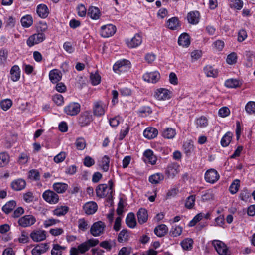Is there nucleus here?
<instances>
[{
	"label": "nucleus",
	"mask_w": 255,
	"mask_h": 255,
	"mask_svg": "<svg viewBox=\"0 0 255 255\" xmlns=\"http://www.w3.org/2000/svg\"><path fill=\"white\" fill-rule=\"evenodd\" d=\"M42 196L45 201L50 204H56L59 201V196L57 193L50 190L45 191Z\"/></svg>",
	"instance_id": "1"
},
{
	"label": "nucleus",
	"mask_w": 255,
	"mask_h": 255,
	"mask_svg": "<svg viewBox=\"0 0 255 255\" xmlns=\"http://www.w3.org/2000/svg\"><path fill=\"white\" fill-rule=\"evenodd\" d=\"M130 67V62L127 60L123 59L118 61L113 65V70L115 72L120 74L127 71Z\"/></svg>",
	"instance_id": "2"
},
{
	"label": "nucleus",
	"mask_w": 255,
	"mask_h": 255,
	"mask_svg": "<svg viewBox=\"0 0 255 255\" xmlns=\"http://www.w3.org/2000/svg\"><path fill=\"white\" fill-rule=\"evenodd\" d=\"M179 171L180 166L176 163H171L166 168L165 174L168 179H173Z\"/></svg>",
	"instance_id": "3"
},
{
	"label": "nucleus",
	"mask_w": 255,
	"mask_h": 255,
	"mask_svg": "<svg viewBox=\"0 0 255 255\" xmlns=\"http://www.w3.org/2000/svg\"><path fill=\"white\" fill-rule=\"evenodd\" d=\"M99 243V240L97 239L92 238L86 242L80 244L78 250L81 254H84L89 250L91 247H95Z\"/></svg>",
	"instance_id": "4"
},
{
	"label": "nucleus",
	"mask_w": 255,
	"mask_h": 255,
	"mask_svg": "<svg viewBox=\"0 0 255 255\" xmlns=\"http://www.w3.org/2000/svg\"><path fill=\"white\" fill-rule=\"evenodd\" d=\"M106 225L102 221L95 222L91 227L90 233L94 237H97L102 234L104 232Z\"/></svg>",
	"instance_id": "5"
},
{
	"label": "nucleus",
	"mask_w": 255,
	"mask_h": 255,
	"mask_svg": "<svg viewBox=\"0 0 255 255\" xmlns=\"http://www.w3.org/2000/svg\"><path fill=\"white\" fill-rule=\"evenodd\" d=\"M36 221V218L32 215H26L18 219V225L22 227H30L34 225Z\"/></svg>",
	"instance_id": "6"
},
{
	"label": "nucleus",
	"mask_w": 255,
	"mask_h": 255,
	"mask_svg": "<svg viewBox=\"0 0 255 255\" xmlns=\"http://www.w3.org/2000/svg\"><path fill=\"white\" fill-rule=\"evenodd\" d=\"M45 39V34L39 32L31 35L27 40L26 43L28 46L32 47L35 44L42 42Z\"/></svg>",
	"instance_id": "7"
},
{
	"label": "nucleus",
	"mask_w": 255,
	"mask_h": 255,
	"mask_svg": "<svg viewBox=\"0 0 255 255\" xmlns=\"http://www.w3.org/2000/svg\"><path fill=\"white\" fill-rule=\"evenodd\" d=\"M96 195L100 198H104L106 196H112V192L111 189L108 188V185L106 184L99 185L96 189Z\"/></svg>",
	"instance_id": "8"
},
{
	"label": "nucleus",
	"mask_w": 255,
	"mask_h": 255,
	"mask_svg": "<svg viewBox=\"0 0 255 255\" xmlns=\"http://www.w3.org/2000/svg\"><path fill=\"white\" fill-rule=\"evenodd\" d=\"M204 177L207 182L213 184L219 180L220 175L215 169H210L205 172Z\"/></svg>",
	"instance_id": "9"
},
{
	"label": "nucleus",
	"mask_w": 255,
	"mask_h": 255,
	"mask_svg": "<svg viewBox=\"0 0 255 255\" xmlns=\"http://www.w3.org/2000/svg\"><path fill=\"white\" fill-rule=\"evenodd\" d=\"M154 97L158 100H166L171 97V92L165 88H159L155 92Z\"/></svg>",
	"instance_id": "10"
},
{
	"label": "nucleus",
	"mask_w": 255,
	"mask_h": 255,
	"mask_svg": "<svg viewBox=\"0 0 255 255\" xmlns=\"http://www.w3.org/2000/svg\"><path fill=\"white\" fill-rule=\"evenodd\" d=\"M216 251L220 255H227L228 249L227 246L222 241L214 240L212 242Z\"/></svg>",
	"instance_id": "11"
},
{
	"label": "nucleus",
	"mask_w": 255,
	"mask_h": 255,
	"mask_svg": "<svg viewBox=\"0 0 255 255\" xmlns=\"http://www.w3.org/2000/svg\"><path fill=\"white\" fill-rule=\"evenodd\" d=\"M116 28L112 24L103 26L101 29V35L107 38L112 36L116 32Z\"/></svg>",
	"instance_id": "12"
},
{
	"label": "nucleus",
	"mask_w": 255,
	"mask_h": 255,
	"mask_svg": "<svg viewBox=\"0 0 255 255\" xmlns=\"http://www.w3.org/2000/svg\"><path fill=\"white\" fill-rule=\"evenodd\" d=\"M160 78V74L157 71L147 72L143 75V80L149 83H155Z\"/></svg>",
	"instance_id": "13"
},
{
	"label": "nucleus",
	"mask_w": 255,
	"mask_h": 255,
	"mask_svg": "<svg viewBox=\"0 0 255 255\" xmlns=\"http://www.w3.org/2000/svg\"><path fill=\"white\" fill-rule=\"evenodd\" d=\"M30 237L34 242H40L46 239V232L40 230H34L30 233Z\"/></svg>",
	"instance_id": "14"
},
{
	"label": "nucleus",
	"mask_w": 255,
	"mask_h": 255,
	"mask_svg": "<svg viewBox=\"0 0 255 255\" xmlns=\"http://www.w3.org/2000/svg\"><path fill=\"white\" fill-rule=\"evenodd\" d=\"M83 209L86 214L91 215L96 212L98 206L95 202H88L84 205Z\"/></svg>",
	"instance_id": "15"
},
{
	"label": "nucleus",
	"mask_w": 255,
	"mask_h": 255,
	"mask_svg": "<svg viewBox=\"0 0 255 255\" xmlns=\"http://www.w3.org/2000/svg\"><path fill=\"white\" fill-rule=\"evenodd\" d=\"M11 186L14 190L20 191L25 188L26 182L22 179H17L11 182Z\"/></svg>",
	"instance_id": "16"
},
{
	"label": "nucleus",
	"mask_w": 255,
	"mask_h": 255,
	"mask_svg": "<svg viewBox=\"0 0 255 255\" xmlns=\"http://www.w3.org/2000/svg\"><path fill=\"white\" fill-rule=\"evenodd\" d=\"M62 74L58 69H53L50 71L49 74V79L53 83H56L62 78Z\"/></svg>",
	"instance_id": "17"
},
{
	"label": "nucleus",
	"mask_w": 255,
	"mask_h": 255,
	"mask_svg": "<svg viewBox=\"0 0 255 255\" xmlns=\"http://www.w3.org/2000/svg\"><path fill=\"white\" fill-rule=\"evenodd\" d=\"M110 158L107 155H104L101 159L98 160V165L103 171L107 172L108 171L110 166Z\"/></svg>",
	"instance_id": "18"
},
{
	"label": "nucleus",
	"mask_w": 255,
	"mask_h": 255,
	"mask_svg": "<svg viewBox=\"0 0 255 255\" xmlns=\"http://www.w3.org/2000/svg\"><path fill=\"white\" fill-rule=\"evenodd\" d=\"M158 133V130L155 128L148 127L143 131V135L146 138L151 139L155 138Z\"/></svg>",
	"instance_id": "19"
},
{
	"label": "nucleus",
	"mask_w": 255,
	"mask_h": 255,
	"mask_svg": "<svg viewBox=\"0 0 255 255\" xmlns=\"http://www.w3.org/2000/svg\"><path fill=\"white\" fill-rule=\"evenodd\" d=\"M48 247L47 244H40L35 246L31 251L32 255H40L45 253Z\"/></svg>",
	"instance_id": "20"
},
{
	"label": "nucleus",
	"mask_w": 255,
	"mask_h": 255,
	"mask_svg": "<svg viewBox=\"0 0 255 255\" xmlns=\"http://www.w3.org/2000/svg\"><path fill=\"white\" fill-rule=\"evenodd\" d=\"M142 42V38L141 36L138 34L130 40L127 41V44L129 48H135L141 44Z\"/></svg>",
	"instance_id": "21"
},
{
	"label": "nucleus",
	"mask_w": 255,
	"mask_h": 255,
	"mask_svg": "<svg viewBox=\"0 0 255 255\" xmlns=\"http://www.w3.org/2000/svg\"><path fill=\"white\" fill-rule=\"evenodd\" d=\"M69 208L65 205L57 206L53 211V214L56 216H62L67 214Z\"/></svg>",
	"instance_id": "22"
},
{
	"label": "nucleus",
	"mask_w": 255,
	"mask_h": 255,
	"mask_svg": "<svg viewBox=\"0 0 255 255\" xmlns=\"http://www.w3.org/2000/svg\"><path fill=\"white\" fill-rule=\"evenodd\" d=\"M138 222L142 224L147 222L148 219L147 211L145 209L140 208L137 213Z\"/></svg>",
	"instance_id": "23"
},
{
	"label": "nucleus",
	"mask_w": 255,
	"mask_h": 255,
	"mask_svg": "<svg viewBox=\"0 0 255 255\" xmlns=\"http://www.w3.org/2000/svg\"><path fill=\"white\" fill-rule=\"evenodd\" d=\"M11 79L13 82L19 80L20 77V68L17 65H14L10 70Z\"/></svg>",
	"instance_id": "24"
},
{
	"label": "nucleus",
	"mask_w": 255,
	"mask_h": 255,
	"mask_svg": "<svg viewBox=\"0 0 255 255\" xmlns=\"http://www.w3.org/2000/svg\"><path fill=\"white\" fill-rule=\"evenodd\" d=\"M37 13L39 16L42 18L47 17L49 14L47 6L43 4L38 5L37 7Z\"/></svg>",
	"instance_id": "25"
},
{
	"label": "nucleus",
	"mask_w": 255,
	"mask_h": 255,
	"mask_svg": "<svg viewBox=\"0 0 255 255\" xmlns=\"http://www.w3.org/2000/svg\"><path fill=\"white\" fill-rule=\"evenodd\" d=\"M168 228L165 224H161L157 226L154 230V233L159 237H162L168 232Z\"/></svg>",
	"instance_id": "26"
},
{
	"label": "nucleus",
	"mask_w": 255,
	"mask_h": 255,
	"mask_svg": "<svg viewBox=\"0 0 255 255\" xmlns=\"http://www.w3.org/2000/svg\"><path fill=\"white\" fill-rule=\"evenodd\" d=\"M164 175L160 173H156L149 177V181L153 184H159L164 179Z\"/></svg>",
	"instance_id": "27"
},
{
	"label": "nucleus",
	"mask_w": 255,
	"mask_h": 255,
	"mask_svg": "<svg viewBox=\"0 0 255 255\" xmlns=\"http://www.w3.org/2000/svg\"><path fill=\"white\" fill-rule=\"evenodd\" d=\"M200 14L198 11H192L187 15L188 22L192 24H196L199 22Z\"/></svg>",
	"instance_id": "28"
},
{
	"label": "nucleus",
	"mask_w": 255,
	"mask_h": 255,
	"mask_svg": "<svg viewBox=\"0 0 255 255\" xmlns=\"http://www.w3.org/2000/svg\"><path fill=\"white\" fill-rule=\"evenodd\" d=\"M144 156L146 158V160L152 165L155 164L157 158L153 154V152L151 150L148 149L144 151L143 153Z\"/></svg>",
	"instance_id": "29"
},
{
	"label": "nucleus",
	"mask_w": 255,
	"mask_h": 255,
	"mask_svg": "<svg viewBox=\"0 0 255 255\" xmlns=\"http://www.w3.org/2000/svg\"><path fill=\"white\" fill-rule=\"evenodd\" d=\"M89 113H82L78 119V122L81 126L88 125L91 121V117L89 115Z\"/></svg>",
	"instance_id": "30"
},
{
	"label": "nucleus",
	"mask_w": 255,
	"mask_h": 255,
	"mask_svg": "<svg viewBox=\"0 0 255 255\" xmlns=\"http://www.w3.org/2000/svg\"><path fill=\"white\" fill-rule=\"evenodd\" d=\"M178 43L181 46H188L190 44L189 35L187 33L181 34L178 38Z\"/></svg>",
	"instance_id": "31"
},
{
	"label": "nucleus",
	"mask_w": 255,
	"mask_h": 255,
	"mask_svg": "<svg viewBox=\"0 0 255 255\" xmlns=\"http://www.w3.org/2000/svg\"><path fill=\"white\" fill-rule=\"evenodd\" d=\"M53 188L57 193H63L67 189L68 185L63 183L57 182L53 184Z\"/></svg>",
	"instance_id": "32"
},
{
	"label": "nucleus",
	"mask_w": 255,
	"mask_h": 255,
	"mask_svg": "<svg viewBox=\"0 0 255 255\" xmlns=\"http://www.w3.org/2000/svg\"><path fill=\"white\" fill-rule=\"evenodd\" d=\"M126 222L129 227L133 228L136 225V222L135 218V215L133 213H129L128 214L126 219Z\"/></svg>",
	"instance_id": "33"
},
{
	"label": "nucleus",
	"mask_w": 255,
	"mask_h": 255,
	"mask_svg": "<svg viewBox=\"0 0 255 255\" xmlns=\"http://www.w3.org/2000/svg\"><path fill=\"white\" fill-rule=\"evenodd\" d=\"M88 15L93 19H98L100 17V11L97 7L91 6L88 9Z\"/></svg>",
	"instance_id": "34"
},
{
	"label": "nucleus",
	"mask_w": 255,
	"mask_h": 255,
	"mask_svg": "<svg viewBox=\"0 0 255 255\" xmlns=\"http://www.w3.org/2000/svg\"><path fill=\"white\" fill-rule=\"evenodd\" d=\"M176 134L175 129L170 128L165 129L162 132L163 137L167 139H173Z\"/></svg>",
	"instance_id": "35"
},
{
	"label": "nucleus",
	"mask_w": 255,
	"mask_h": 255,
	"mask_svg": "<svg viewBox=\"0 0 255 255\" xmlns=\"http://www.w3.org/2000/svg\"><path fill=\"white\" fill-rule=\"evenodd\" d=\"M204 71L207 77H216L218 75V71L212 66L207 65L204 68Z\"/></svg>",
	"instance_id": "36"
},
{
	"label": "nucleus",
	"mask_w": 255,
	"mask_h": 255,
	"mask_svg": "<svg viewBox=\"0 0 255 255\" xmlns=\"http://www.w3.org/2000/svg\"><path fill=\"white\" fill-rule=\"evenodd\" d=\"M233 136V134L231 132H227L222 138L221 140V144L223 147H227L230 144Z\"/></svg>",
	"instance_id": "37"
},
{
	"label": "nucleus",
	"mask_w": 255,
	"mask_h": 255,
	"mask_svg": "<svg viewBox=\"0 0 255 255\" xmlns=\"http://www.w3.org/2000/svg\"><path fill=\"white\" fill-rule=\"evenodd\" d=\"M168 27L171 30H176L180 26L179 21L177 18L172 17L167 21Z\"/></svg>",
	"instance_id": "38"
},
{
	"label": "nucleus",
	"mask_w": 255,
	"mask_h": 255,
	"mask_svg": "<svg viewBox=\"0 0 255 255\" xmlns=\"http://www.w3.org/2000/svg\"><path fill=\"white\" fill-rule=\"evenodd\" d=\"M80 105L78 103H70L64 108L65 112H80Z\"/></svg>",
	"instance_id": "39"
},
{
	"label": "nucleus",
	"mask_w": 255,
	"mask_h": 255,
	"mask_svg": "<svg viewBox=\"0 0 255 255\" xmlns=\"http://www.w3.org/2000/svg\"><path fill=\"white\" fill-rule=\"evenodd\" d=\"M16 202L15 201L11 200L6 203L2 208V211L6 214L11 212L15 207Z\"/></svg>",
	"instance_id": "40"
},
{
	"label": "nucleus",
	"mask_w": 255,
	"mask_h": 255,
	"mask_svg": "<svg viewBox=\"0 0 255 255\" xmlns=\"http://www.w3.org/2000/svg\"><path fill=\"white\" fill-rule=\"evenodd\" d=\"M193 241L191 238H186L181 243L180 245L184 250H190L193 247Z\"/></svg>",
	"instance_id": "41"
},
{
	"label": "nucleus",
	"mask_w": 255,
	"mask_h": 255,
	"mask_svg": "<svg viewBox=\"0 0 255 255\" xmlns=\"http://www.w3.org/2000/svg\"><path fill=\"white\" fill-rule=\"evenodd\" d=\"M183 147L184 153L187 156L190 155L194 150L193 144L190 141L185 142L183 144Z\"/></svg>",
	"instance_id": "42"
},
{
	"label": "nucleus",
	"mask_w": 255,
	"mask_h": 255,
	"mask_svg": "<svg viewBox=\"0 0 255 255\" xmlns=\"http://www.w3.org/2000/svg\"><path fill=\"white\" fill-rule=\"evenodd\" d=\"M241 83L238 80L230 79L227 80L225 82V86L228 88H235L239 87Z\"/></svg>",
	"instance_id": "43"
},
{
	"label": "nucleus",
	"mask_w": 255,
	"mask_h": 255,
	"mask_svg": "<svg viewBox=\"0 0 255 255\" xmlns=\"http://www.w3.org/2000/svg\"><path fill=\"white\" fill-rule=\"evenodd\" d=\"M107 110V106L101 101L94 102L93 112H102Z\"/></svg>",
	"instance_id": "44"
},
{
	"label": "nucleus",
	"mask_w": 255,
	"mask_h": 255,
	"mask_svg": "<svg viewBox=\"0 0 255 255\" xmlns=\"http://www.w3.org/2000/svg\"><path fill=\"white\" fill-rule=\"evenodd\" d=\"M21 25L24 27H29L33 23V19L30 15L23 16L21 19Z\"/></svg>",
	"instance_id": "45"
},
{
	"label": "nucleus",
	"mask_w": 255,
	"mask_h": 255,
	"mask_svg": "<svg viewBox=\"0 0 255 255\" xmlns=\"http://www.w3.org/2000/svg\"><path fill=\"white\" fill-rule=\"evenodd\" d=\"M128 231L126 229H123L120 231L118 236L117 240L120 243L126 242L128 241Z\"/></svg>",
	"instance_id": "46"
},
{
	"label": "nucleus",
	"mask_w": 255,
	"mask_h": 255,
	"mask_svg": "<svg viewBox=\"0 0 255 255\" xmlns=\"http://www.w3.org/2000/svg\"><path fill=\"white\" fill-rule=\"evenodd\" d=\"M78 224L79 229L83 232L86 231L89 227L88 222L84 218L79 219L78 221Z\"/></svg>",
	"instance_id": "47"
},
{
	"label": "nucleus",
	"mask_w": 255,
	"mask_h": 255,
	"mask_svg": "<svg viewBox=\"0 0 255 255\" xmlns=\"http://www.w3.org/2000/svg\"><path fill=\"white\" fill-rule=\"evenodd\" d=\"M65 247L60 246L58 244H54L51 253L52 255H62V251Z\"/></svg>",
	"instance_id": "48"
},
{
	"label": "nucleus",
	"mask_w": 255,
	"mask_h": 255,
	"mask_svg": "<svg viewBox=\"0 0 255 255\" xmlns=\"http://www.w3.org/2000/svg\"><path fill=\"white\" fill-rule=\"evenodd\" d=\"M195 196L194 195H192L188 197L185 201V207L191 209L193 208V207L195 205Z\"/></svg>",
	"instance_id": "49"
},
{
	"label": "nucleus",
	"mask_w": 255,
	"mask_h": 255,
	"mask_svg": "<svg viewBox=\"0 0 255 255\" xmlns=\"http://www.w3.org/2000/svg\"><path fill=\"white\" fill-rule=\"evenodd\" d=\"M8 55V52L5 49L0 50V64L5 65L7 62V59Z\"/></svg>",
	"instance_id": "50"
},
{
	"label": "nucleus",
	"mask_w": 255,
	"mask_h": 255,
	"mask_svg": "<svg viewBox=\"0 0 255 255\" xmlns=\"http://www.w3.org/2000/svg\"><path fill=\"white\" fill-rule=\"evenodd\" d=\"M182 232V228L179 226H173L170 231V234L173 237L179 236Z\"/></svg>",
	"instance_id": "51"
},
{
	"label": "nucleus",
	"mask_w": 255,
	"mask_h": 255,
	"mask_svg": "<svg viewBox=\"0 0 255 255\" xmlns=\"http://www.w3.org/2000/svg\"><path fill=\"white\" fill-rule=\"evenodd\" d=\"M12 101L10 99L2 100L0 103V107L4 111L8 110L12 106Z\"/></svg>",
	"instance_id": "52"
},
{
	"label": "nucleus",
	"mask_w": 255,
	"mask_h": 255,
	"mask_svg": "<svg viewBox=\"0 0 255 255\" xmlns=\"http://www.w3.org/2000/svg\"><path fill=\"white\" fill-rule=\"evenodd\" d=\"M115 242L113 241H104L100 243V246L106 249L108 251H110L112 247L114 246Z\"/></svg>",
	"instance_id": "53"
},
{
	"label": "nucleus",
	"mask_w": 255,
	"mask_h": 255,
	"mask_svg": "<svg viewBox=\"0 0 255 255\" xmlns=\"http://www.w3.org/2000/svg\"><path fill=\"white\" fill-rule=\"evenodd\" d=\"M9 156L5 153H0V167H4L9 162Z\"/></svg>",
	"instance_id": "54"
},
{
	"label": "nucleus",
	"mask_w": 255,
	"mask_h": 255,
	"mask_svg": "<svg viewBox=\"0 0 255 255\" xmlns=\"http://www.w3.org/2000/svg\"><path fill=\"white\" fill-rule=\"evenodd\" d=\"M196 124L197 127H205L208 125V120L206 117L204 116H201V117L197 119Z\"/></svg>",
	"instance_id": "55"
},
{
	"label": "nucleus",
	"mask_w": 255,
	"mask_h": 255,
	"mask_svg": "<svg viewBox=\"0 0 255 255\" xmlns=\"http://www.w3.org/2000/svg\"><path fill=\"white\" fill-rule=\"evenodd\" d=\"M239 183L240 181L236 179L231 184L229 187V190L231 194H234L238 192L240 186Z\"/></svg>",
	"instance_id": "56"
},
{
	"label": "nucleus",
	"mask_w": 255,
	"mask_h": 255,
	"mask_svg": "<svg viewBox=\"0 0 255 255\" xmlns=\"http://www.w3.org/2000/svg\"><path fill=\"white\" fill-rule=\"evenodd\" d=\"M90 79L93 85H97L101 82V76L98 73L91 74Z\"/></svg>",
	"instance_id": "57"
},
{
	"label": "nucleus",
	"mask_w": 255,
	"mask_h": 255,
	"mask_svg": "<svg viewBox=\"0 0 255 255\" xmlns=\"http://www.w3.org/2000/svg\"><path fill=\"white\" fill-rule=\"evenodd\" d=\"M75 145L78 150H83L86 146V142L84 138H79L75 142Z\"/></svg>",
	"instance_id": "58"
},
{
	"label": "nucleus",
	"mask_w": 255,
	"mask_h": 255,
	"mask_svg": "<svg viewBox=\"0 0 255 255\" xmlns=\"http://www.w3.org/2000/svg\"><path fill=\"white\" fill-rule=\"evenodd\" d=\"M66 156L65 152H61L54 157V161L56 163H61L65 160Z\"/></svg>",
	"instance_id": "59"
},
{
	"label": "nucleus",
	"mask_w": 255,
	"mask_h": 255,
	"mask_svg": "<svg viewBox=\"0 0 255 255\" xmlns=\"http://www.w3.org/2000/svg\"><path fill=\"white\" fill-rule=\"evenodd\" d=\"M28 177L31 179L38 180L40 179V174L36 170H31L29 172Z\"/></svg>",
	"instance_id": "60"
},
{
	"label": "nucleus",
	"mask_w": 255,
	"mask_h": 255,
	"mask_svg": "<svg viewBox=\"0 0 255 255\" xmlns=\"http://www.w3.org/2000/svg\"><path fill=\"white\" fill-rule=\"evenodd\" d=\"M214 194L211 190H208L202 196V199L204 201H207L213 199Z\"/></svg>",
	"instance_id": "61"
},
{
	"label": "nucleus",
	"mask_w": 255,
	"mask_h": 255,
	"mask_svg": "<svg viewBox=\"0 0 255 255\" xmlns=\"http://www.w3.org/2000/svg\"><path fill=\"white\" fill-rule=\"evenodd\" d=\"M29 159V155L26 153H21L18 158V162L21 164H26Z\"/></svg>",
	"instance_id": "62"
},
{
	"label": "nucleus",
	"mask_w": 255,
	"mask_h": 255,
	"mask_svg": "<svg viewBox=\"0 0 255 255\" xmlns=\"http://www.w3.org/2000/svg\"><path fill=\"white\" fill-rule=\"evenodd\" d=\"M122 120V118L119 116H116L109 120V123L112 127H117L119 124L120 121Z\"/></svg>",
	"instance_id": "63"
},
{
	"label": "nucleus",
	"mask_w": 255,
	"mask_h": 255,
	"mask_svg": "<svg viewBox=\"0 0 255 255\" xmlns=\"http://www.w3.org/2000/svg\"><path fill=\"white\" fill-rule=\"evenodd\" d=\"M245 110L246 112H255V102H248L245 106Z\"/></svg>",
	"instance_id": "64"
}]
</instances>
